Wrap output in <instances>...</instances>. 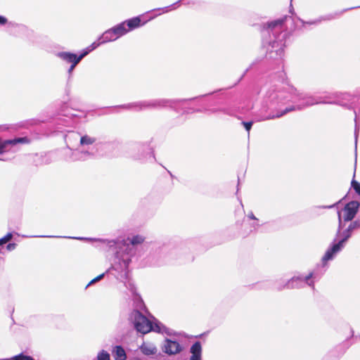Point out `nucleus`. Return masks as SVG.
<instances>
[{"label":"nucleus","instance_id":"f257e3e1","mask_svg":"<svg viewBox=\"0 0 360 360\" xmlns=\"http://www.w3.org/2000/svg\"><path fill=\"white\" fill-rule=\"evenodd\" d=\"M330 99L329 95L316 97L299 93L288 85L283 87L274 86L267 91L264 102L268 109L276 112H272L263 120L278 118L289 112L300 110L315 104L333 103Z\"/></svg>","mask_w":360,"mask_h":360},{"label":"nucleus","instance_id":"f03ea898","mask_svg":"<svg viewBox=\"0 0 360 360\" xmlns=\"http://www.w3.org/2000/svg\"><path fill=\"white\" fill-rule=\"evenodd\" d=\"M134 309L129 314L128 321L133 328L139 333L147 334L150 331L169 335L168 329L158 319L152 316V320L147 318L143 311L146 307L140 297L134 298Z\"/></svg>","mask_w":360,"mask_h":360},{"label":"nucleus","instance_id":"7ed1b4c3","mask_svg":"<svg viewBox=\"0 0 360 360\" xmlns=\"http://www.w3.org/2000/svg\"><path fill=\"white\" fill-rule=\"evenodd\" d=\"M287 17L271 21L266 25L264 32H266L269 38H264L263 44H268L267 54L270 58L278 60L282 59L283 56V48L285 46V39L288 35L283 28V22Z\"/></svg>","mask_w":360,"mask_h":360},{"label":"nucleus","instance_id":"20e7f679","mask_svg":"<svg viewBox=\"0 0 360 360\" xmlns=\"http://www.w3.org/2000/svg\"><path fill=\"white\" fill-rule=\"evenodd\" d=\"M115 259L111 268L108 271H114L112 274L119 280L124 282V285L129 289L133 293L135 291V287L129 280V265L134 257L129 255L128 252L121 248H115Z\"/></svg>","mask_w":360,"mask_h":360},{"label":"nucleus","instance_id":"39448f33","mask_svg":"<svg viewBox=\"0 0 360 360\" xmlns=\"http://www.w3.org/2000/svg\"><path fill=\"white\" fill-rule=\"evenodd\" d=\"M75 239L81 240H95L102 243L110 248H121L123 250L126 251L129 254V255L135 256L136 253V248L137 245H140L143 243L145 240V238L141 235L133 236L131 238H127V239L124 238H117L115 240H108V239H96V238H83V237H77L74 238Z\"/></svg>","mask_w":360,"mask_h":360},{"label":"nucleus","instance_id":"423d86ee","mask_svg":"<svg viewBox=\"0 0 360 360\" xmlns=\"http://www.w3.org/2000/svg\"><path fill=\"white\" fill-rule=\"evenodd\" d=\"M360 228V218L352 222L348 228L342 232L343 238L337 243L328 248L322 258L323 262H327L333 258L334 255L339 252L344 247L345 243L351 237L352 231Z\"/></svg>","mask_w":360,"mask_h":360},{"label":"nucleus","instance_id":"0eeeda50","mask_svg":"<svg viewBox=\"0 0 360 360\" xmlns=\"http://www.w3.org/2000/svg\"><path fill=\"white\" fill-rule=\"evenodd\" d=\"M314 278V274L310 273L306 276H295L290 279L283 285H278L276 289L281 290L283 289H293L303 288L305 285L314 286V282L311 278Z\"/></svg>","mask_w":360,"mask_h":360},{"label":"nucleus","instance_id":"6e6552de","mask_svg":"<svg viewBox=\"0 0 360 360\" xmlns=\"http://www.w3.org/2000/svg\"><path fill=\"white\" fill-rule=\"evenodd\" d=\"M197 98H192L190 99H167V98H157L148 100V109H161L166 107L174 108L179 103H184L187 101L194 100Z\"/></svg>","mask_w":360,"mask_h":360},{"label":"nucleus","instance_id":"1a4fd4ad","mask_svg":"<svg viewBox=\"0 0 360 360\" xmlns=\"http://www.w3.org/2000/svg\"><path fill=\"white\" fill-rule=\"evenodd\" d=\"M30 139L27 137H19L13 139L3 140L0 139V154L7 152H15L18 144L28 143Z\"/></svg>","mask_w":360,"mask_h":360},{"label":"nucleus","instance_id":"9d476101","mask_svg":"<svg viewBox=\"0 0 360 360\" xmlns=\"http://www.w3.org/2000/svg\"><path fill=\"white\" fill-rule=\"evenodd\" d=\"M96 151L91 148L90 150H70V154L67 155V160L69 162L85 161L94 158Z\"/></svg>","mask_w":360,"mask_h":360},{"label":"nucleus","instance_id":"9b49d317","mask_svg":"<svg viewBox=\"0 0 360 360\" xmlns=\"http://www.w3.org/2000/svg\"><path fill=\"white\" fill-rule=\"evenodd\" d=\"M133 149L136 151V153L133 155L134 159L143 160L147 159L148 157L154 158L153 148L147 143H136L133 146Z\"/></svg>","mask_w":360,"mask_h":360},{"label":"nucleus","instance_id":"f8f14e48","mask_svg":"<svg viewBox=\"0 0 360 360\" xmlns=\"http://www.w3.org/2000/svg\"><path fill=\"white\" fill-rule=\"evenodd\" d=\"M65 140L67 143H69L72 140L79 141V144L82 146H88L93 145L96 143V139L94 136H91L89 135H80L77 132L71 131L65 136Z\"/></svg>","mask_w":360,"mask_h":360},{"label":"nucleus","instance_id":"ddd939ff","mask_svg":"<svg viewBox=\"0 0 360 360\" xmlns=\"http://www.w3.org/2000/svg\"><path fill=\"white\" fill-rule=\"evenodd\" d=\"M141 25V19L139 17H135L129 20H127L115 27L118 32L122 33V35H124L129 31L133 30Z\"/></svg>","mask_w":360,"mask_h":360},{"label":"nucleus","instance_id":"4468645a","mask_svg":"<svg viewBox=\"0 0 360 360\" xmlns=\"http://www.w3.org/2000/svg\"><path fill=\"white\" fill-rule=\"evenodd\" d=\"M359 206L360 203L356 200H352L348 202L344 207V212H345L344 216V221H352L355 217L359 210Z\"/></svg>","mask_w":360,"mask_h":360},{"label":"nucleus","instance_id":"2eb2a0df","mask_svg":"<svg viewBox=\"0 0 360 360\" xmlns=\"http://www.w3.org/2000/svg\"><path fill=\"white\" fill-rule=\"evenodd\" d=\"M87 55V52H83L80 55L77 56L75 53H72L67 51H61L56 53L57 57L63 60L67 63H73L77 60V63H79L83 58H84Z\"/></svg>","mask_w":360,"mask_h":360},{"label":"nucleus","instance_id":"dca6fc26","mask_svg":"<svg viewBox=\"0 0 360 360\" xmlns=\"http://www.w3.org/2000/svg\"><path fill=\"white\" fill-rule=\"evenodd\" d=\"M162 349L168 355H173L179 353L182 348L178 342L165 339Z\"/></svg>","mask_w":360,"mask_h":360},{"label":"nucleus","instance_id":"f3484780","mask_svg":"<svg viewBox=\"0 0 360 360\" xmlns=\"http://www.w3.org/2000/svg\"><path fill=\"white\" fill-rule=\"evenodd\" d=\"M359 6H357V7H352V8H347V9H345L342 11H340L339 13H330V14H328V15H326L324 16H321L313 21H308V22H303L302 21V23L303 24H308V25H318L319 23H321L322 21H326V20H333V19H335L337 18H338L339 16H340L345 11H348V10H350V9H354V8H359Z\"/></svg>","mask_w":360,"mask_h":360},{"label":"nucleus","instance_id":"a211bd4d","mask_svg":"<svg viewBox=\"0 0 360 360\" xmlns=\"http://www.w3.org/2000/svg\"><path fill=\"white\" fill-rule=\"evenodd\" d=\"M117 108H121L126 110L134 109L136 111H141L143 110L148 109V101H141L134 103H131L126 105H117Z\"/></svg>","mask_w":360,"mask_h":360},{"label":"nucleus","instance_id":"6ab92c4d","mask_svg":"<svg viewBox=\"0 0 360 360\" xmlns=\"http://www.w3.org/2000/svg\"><path fill=\"white\" fill-rule=\"evenodd\" d=\"M139 349L141 353L146 356H157L158 354L157 347L150 342H143Z\"/></svg>","mask_w":360,"mask_h":360},{"label":"nucleus","instance_id":"aec40b11","mask_svg":"<svg viewBox=\"0 0 360 360\" xmlns=\"http://www.w3.org/2000/svg\"><path fill=\"white\" fill-rule=\"evenodd\" d=\"M112 355L115 360H127V356L124 349L121 345L112 347Z\"/></svg>","mask_w":360,"mask_h":360},{"label":"nucleus","instance_id":"412c9836","mask_svg":"<svg viewBox=\"0 0 360 360\" xmlns=\"http://www.w3.org/2000/svg\"><path fill=\"white\" fill-rule=\"evenodd\" d=\"M116 37H115L111 29H109L104 32L103 34L98 38V40H101V43H107L110 41H113L116 40Z\"/></svg>","mask_w":360,"mask_h":360},{"label":"nucleus","instance_id":"4be33fe9","mask_svg":"<svg viewBox=\"0 0 360 360\" xmlns=\"http://www.w3.org/2000/svg\"><path fill=\"white\" fill-rule=\"evenodd\" d=\"M191 353L192 355H201L202 347L200 342H195L191 347Z\"/></svg>","mask_w":360,"mask_h":360},{"label":"nucleus","instance_id":"5701e85b","mask_svg":"<svg viewBox=\"0 0 360 360\" xmlns=\"http://www.w3.org/2000/svg\"><path fill=\"white\" fill-rule=\"evenodd\" d=\"M0 360H34L32 356L25 355L23 353H21L18 355H15L11 358L10 359H4Z\"/></svg>","mask_w":360,"mask_h":360},{"label":"nucleus","instance_id":"b1692460","mask_svg":"<svg viewBox=\"0 0 360 360\" xmlns=\"http://www.w3.org/2000/svg\"><path fill=\"white\" fill-rule=\"evenodd\" d=\"M183 0H179L178 1L175 2L174 4L170 5V6H166V7H164V8H157V9H155L154 11H160L162 10L163 11V13H167L169 12V11L171 10H174L176 8V6H179V4Z\"/></svg>","mask_w":360,"mask_h":360},{"label":"nucleus","instance_id":"393cba45","mask_svg":"<svg viewBox=\"0 0 360 360\" xmlns=\"http://www.w3.org/2000/svg\"><path fill=\"white\" fill-rule=\"evenodd\" d=\"M103 43H101V40H97L96 41L93 42L87 49L84 51V52H87V54L96 49L98 46H99L101 44H103Z\"/></svg>","mask_w":360,"mask_h":360},{"label":"nucleus","instance_id":"a878e982","mask_svg":"<svg viewBox=\"0 0 360 360\" xmlns=\"http://www.w3.org/2000/svg\"><path fill=\"white\" fill-rule=\"evenodd\" d=\"M96 360H110V354L107 352L103 350L98 354Z\"/></svg>","mask_w":360,"mask_h":360},{"label":"nucleus","instance_id":"bb28decb","mask_svg":"<svg viewBox=\"0 0 360 360\" xmlns=\"http://www.w3.org/2000/svg\"><path fill=\"white\" fill-rule=\"evenodd\" d=\"M359 134V124L357 122L356 117L355 118V129H354V139H355V149L356 150L357 140Z\"/></svg>","mask_w":360,"mask_h":360},{"label":"nucleus","instance_id":"cd10ccee","mask_svg":"<svg viewBox=\"0 0 360 360\" xmlns=\"http://www.w3.org/2000/svg\"><path fill=\"white\" fill-rule=\"evenodd\" d=\"M352 186L353 187L356 193H357L360 195V184L356 181L354 179H353L352 181Z\"/></svg>","mask_w":360,"mask_h":360},{"label":"nucleus","instance_id":"c85d7f7f","mask_svg":"<svg viewBox=\"0 0 360 360\" xmlns=\"http://www.w3.org/2000/svg\"><path fill=\"white\" fill-rule=\"evenodd\" d=\"M338 221H339V224H338V232H337V234L336 236H339V234H340V231L342 228V216H341V211H338Z\"/></svg>","mask_w":360,"mask_h":360},{"label":"nucleus","instance_id":"c756f323","mask_svg":"<svg viewBox=\"0 0 360 360\" xmlns=\"http://www.w3.org/2000/svg\"><path fill=\"white\" fill-rule=\"evenodd\" d=\"M241 124L244 126L246 131L249 133L253 124V122H242Z\"/></svg>","mask_w":360,"mask_h":360},{"label":"nucleus","instance_id":"7c9ffc66","mask_svg":"<svg viewBox=\"0 0 360 360\" xmlns=\"http://www.w3.org/2000/svg\"><path fill=\"white\" fill-rule=\"evenodd\" d=\"M105 276V273L98 276L97 277H96L95 278H94L93 280H91L89 283L88 285H86V288L89 287V285H92L93 283L97 282V281H101Z\"/></svg>","mask_w":360,"mask_h":360},{"label":"nucleus","instance_id":"2f4dec72","mask_svg":"<svg viewBox=\"0 0 360 360\" xmlns=\"http://www.w3.org/2000/svg\"><path fill=\"white\" fill-rule=\"evenodd\" d=\"M105 276V273L98 276L97 277H96L95 278H94L93 280H91L89 283L88 285H86V288L89 287V285H92L93 283L97 282V281H101Z\"/></svg>","mask_w":360,"mask_h":360},{"label":"nucleus","instance_id":"473e14b6","mask_svg":"<svg viewBox=\"0 0 360 360\" xmlns=\"http://www.w3.org/2000/svg\"><path fill=\"white\" fill-rule=\"evenodd\" d=\"M220 112L230 116H233L234 115V112L229 108H221Z\"/></svg>","mask_w":360,"mask_h":360},{"label":"nucleus","instance_id":"72a5a7b5","mask_svg":"<svg viewBox=\"0 0 360 360\" xmlns=\"http://www.w3.org/2000/svg\"><path fill=\"white\" fill-rule=\"evenodd\" d=\"M110 29L112 30V31L117 39L122 36V33L118 32L115 26Z\"/></svg>","mask_w":360,"mask_h":360},{"label":"nucleus","instance_id":"f704fd0d","mask_svg":"<svg viewBox=\"0 0 360 360\" xmlns=\"http://www.w3.org/2000/svg\"><path fill=\"white\" fill-rule=\"evenodd\" d=\"M13 238V234L11 233H8L4 237L1 238L4 243H7L10 241Z\"/></svg>","mask_w":360,"mask_h":360},{"label":"nucleus","instance_id":"c9c22d12","mask_svg":"<svg viewBox=\"0 0 360 360\" xmlns=\"http://www.w3.org/2000/svg\"><path fill=\"white\" fill-rule=\"evenodd\" d=\"M79 63L76 61H75V63H72L70 67L69 68L68 72V74L70 75L73 71V70L75 69V68L76 67V65L78 64Z\"/></svg>","mask_w":360,"mask_h":360},{"label":"nucleus","instance_id":"e433bc0d","mask_svg":"<svg viewBox=\"0 0 360 360\" xmlns=\"http://www.w3.org/2000/svg\"><path fill=\"white\" fill-rule=\"evenodd\" d=\"M16 248V244L15 243H8L6 246V249L8 250V251H12L15 248Z\"/></svg>","mask_w":360,"mask_h":360},{"label":"nucleus","instance_id":"4c0bfd02","mask_svg":"<svg viewBox=\"0 0 360 360\" xmlns=\"http://www.w3.org/2000/svg\"><path fill=\"white\" fill-rule=\"evenodd\" d=\"M7 19L4 16L0 15V25H5Z\"/></svg>","mask_w":360,"mask_h":360},{"label":"nucleus","instance_id":"58836bf2","mask_svg":"<svg viewBox=\"0 0 360 360\" xmlns=\"http://www.w3.org/2000/svg\"><path fill=\"white\" fill-rule=\"evenodd\" d=\"M190 360H201V355H191Z\"/></svg>","mask_w":360,"mask_h":360},{"label":"nucleus","instance_id":"ea45409f","mask_svg":"<svg viewBox=\"0 0 360 360\" xmlns=\"http://www.w3.org/2000/svg\"><path fill=\"white\" fill-rule=\"evenodd\" d=\"M341 200H340L339 202L333 204V205H326V206H322L321 207L322 208H325V209H331V208H333L334 207L336 206L337 204H338Z\"/></svg>","mask_w":360,"mask_h":360},{"label":"nucleus","instance_id":"a19ab883","mask_svg":"<svg viewBox=\"0 0 360 360\" xmlns=\"http://www.w3.org/2000/svg\"><path fill=\"white\" fill-rule=\"evenodd\" d=\"M248 217L251 219L257 220V219L255 217L252 212L248 214Z\"/></svg>","mask_w":360,"mask_h":360},{"label":"nucleus","instance_id":"79ce46f5","mask_svg":"<svg viewBox=\"0 0 360 360\" xmlns=\"http://www.w3.org/2000/svg\"><path fill=\"white\" fill-rule=\"evenodd\" d=\"M220 110H221V108L220 109H213V110H210V111L212 113H216L217 112H220Z\"/></svg>","mask_w":360,"mask_h":360},{"label":"nucleus","instance_id":"37998d69","mask_svg":"<svg viewBox=\"0 0 360 360\" xmlns=\"http://www.w3.org/2000/svg\"><path fill=\"white\" fill-rule=\"evenodd\" d=\"M4 244H6V243L4 242V240H2V238H0V245H2Z\"/></svg>","mask_w":360,"mask_h":360},{"label":"nucleus","instance_id":"c03bdc74","mask_svg":"<svg viewBox=\"0 0 360 360\" xmlns=\"http://www.w3.org/2000/svg\"><path fill=\"white\" fill-rule=\"evenodd\" d=\"M248 71V69L245 70V72H244V74L242 75V77H243L245 75V74Z\"/></svg>","mask_w":360,"mask_h":360},{"label":"nucleus","instance_id":"a18cd8bd","mask_svg":"<svg viewBox=\"0 0 360 360\" xmlns=\"http://www.w3.org/2000/svg\"><path fill=\"white\" fill-rule=\"evenodd\" d=\"M168 173L170 174L172 177L173 176L172 174L169 171H168Z\"/></svg>","mask_w":360,"mask_h":360},{"label":"nucleus","instance_id":"49530a36","mask_svg":"<svg viewBox=\"0 0 360 360\" xmlns=\"http://www.w3.org/2000/svg\"><path fill=\"white\" fill-rule=\"evenodd\" d=\"M41 237H45L44 236H42ZM49 238H51L52 236H49Z\"/></svg>","mask_w":360,"mask_h":360}]
</instances>
